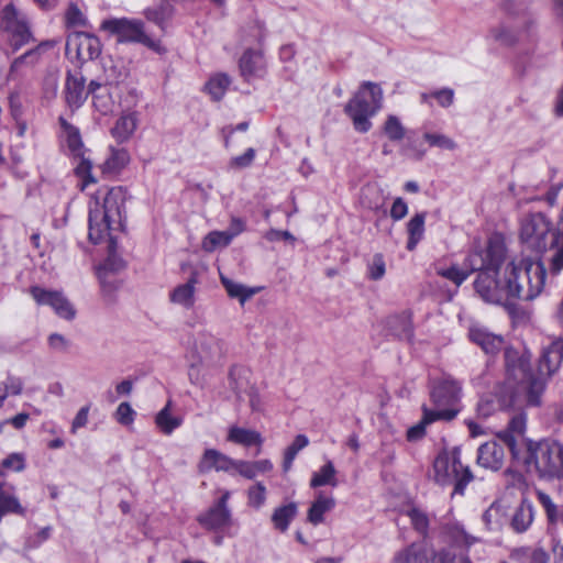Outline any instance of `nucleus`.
<instances>
[{
    "mask_svg": "<svg viewBox=\"0 0 563 563\" xmlns=\"http://www.w3.org/2000/svg\"><path fill=\"white\" fill-rule=\"evenodd\" d=\"M130 162V155L125 148H111L110 156L104 161L102 169L104 173H119Z\"/></svg>",
    "mask_w": 563,
    "mask_h": 563,
    "instance_id": "40",
    "label": "nucleus"
},
{
    "mask_svg": "<svg viewBox=\"0 0 563 563\" xmlns=\"http://www.w3.org/2000/svg\"><path fill=\"white\" fill-rule=\"evenodd\" d=\"M489 37L501 44L510 45L517 40V32L505 25H499L489 30Z\"/></svg>",
    "mask_w": 563,
    "mask_h": 563,
    "instance_id": "52",
    "label": "nucleus"
},
{
    "mask_svg": "<svg viewBox=\"0 0 563 563\" xmlns=\"http://www.w3.org/2000/svg\"><path fill=\"white\" fill-rule=\"evenodd\" d=\"M66 21L71 26L86 25V18L76 4H70L66 12Z\"/></svg>",
    "mask_w": 563,
    "mask_h": 563,
    "instance_id": "59",
    "label": "nucleus"
},
{
    "mask_svg": "<svg viewBox=\"0 0 563 563\" xmlns=\"http://www.w3.org/2000/svg\"><path fill=\"white\" fill-rule=\"evenodd\" d=\"M440 536L444 541L455 545L470 548L474 543L478 541V539L472 534H470L463 525L459 521H445L440 526Z\"/></svg>",
    "mask_w": 563,
    "mask_h": 563,
    "instance_id": "21",
    "label": "nucleus"
},
{
    "mask_svg": "<svg viewBox=\"0 0 563 563\" xmlns=\"http://www.w3.org/2000/svg\"><path fill=\"white\" fill-rule=\"evenodd\" d=\"M79 159L77 166L75 167L76 175L82 180V188L86 187L89 184L96 183V179L92 177L91 168L92 164L91 162L85 157V154H82V157H77Z\"/></svg>",
    "mask_w": 563,
    "mask_h": 563,
    "instance_id": "51",
    "label": "nucleus"
},
{
    "mask_svg": "<svg viewBox=\"0 0 563 563\" xmlns=\"http://www.w3.org/2000/svg\"><path fill=\"white\" fill-rule=\"evenodd\" d=\"M49 46L48 42H42L34 48H31L21 56L14 58L10 65L8 78L14 79L21 71L22 67H34L40 62L44 48Z\"/></svg>",
    "mask_w": 563,
    "mask_h": 563,
    "instance_id": "28",
    "label": "nucleus"
},
{
    "mask_svg": "<svg viewBox=\"0 0 563 563\" xmlns=\"http://www.w3.org/2000/svg\"><path fill=\"white\" fill-rule=\"evenodd\" d=\"M169 406L170 402L168 401L155 417L156 426L165 434H170L183 422L180 418L172 416Z\"/></svg>",
    "mask_w": 563,
    "mask_h": 563,
    "instance_id": "42",
    "label": "nucleus"
},
{
    "mask_svg": "<svg viewBox=\"0 0 563 563\" xmlns=\"http://www.w3.org/2000/svg\"><path fill=\"white\" fill-rule=\"evenodd\" d=\"M385 272L386 265L384 256L380 253H377L367 265L368 277L373 280H379L384 277Z\"/></svg>",
    "mask_w": 563,
    "mask_h": 563,
    "instance_id": "54",
    "label": "nucleus"
},
{
    "mask_svg": "<svg viewBox=\"0 0 563 563\" xmlns=\"http://www.w3.org/2000/svg\"><path fill=\"white\" fill-rule=\"evenodd\" d=\"M551 220L541 212L525 216L520 222V241L529 250L544 252L556 236Z\"/></svg>",
    "mask_w": 563,
    "mask_h": 563,
    "instance_id": "8",
    "label": "nucleus"
},
{
    "mask_svg": "<svg viewBox=\"0 0 563 563\" xmlns=\"http://www.w3.org/2000/svg\"><path fill=\"white\" fill-rule=\"evenodd\" d=\"M1 474L5 472H22L25 468V457L22 453H11L1 462Z\"/></svg>",
    "mask_w": 563,
    "mask_h": 563,
    "instance_id": "50",
    "label": "nucleus"
},
{
    "mask_svg": "<svg viewBox=\"0 0 563 563\" xmlns=\"http://www.w3.org/2000/svg\"><path fill=\"white\" fill-rule=\"evenodd\" d=\"M274 465L271 460L263 459L258 461L238 460L236 473L247 479H254L260 474L271 472Z\"/></svg>",
    "mask_w": 563,
    "mask_h": 563,
    "instance_id": "32",
    "label": "nucleus"
},
{
    "mask_svg": "<svg viewBox=\"0 0 563 563\" xmlns=\"http://www.w3.org/2000/svg\"><path fill=\"white\" fill-rule=\"evenodd\" d=\"M399 323L401 325V330L396 334L400 338L409 339L412 335L411 323L408 316H397L390 319V324Z\"/></svg>",
    "mask_w": 563,
    "mask_h": 563,
    "instance_id": "61",
    "label": "nucleus"
},
{
    "mask_svg": "<svg viewBox=\"0 0 563 563\" xmlns=\"http://www.w3.org/2000/svg\"><path fill=\"white\" fill-rule=\"evenodd\" d=\"M335 506V500L331 496H325L323 493H318L314 501L308 510V521L317 526L323 522L324 514L331 511Z\"/></svg>",
    "mask_w": 563,
    "mask_h": 563,
    "instance_id": "31",
    "label": "nucleus"
},
{
    "mask_svg": "<svg viewBox=\"0 0 563 563\" xmlns=\"http://www.w3.org/2000/svg\"><path fill=\"white\" fill-rule=\"evenodd\" d=\"M426 212L415 214L407 223V250L413 251L424 234Z\"/></svg>",
    "mask_w": 563,
    "mask_h": 563,
    "instance_id": "35",
    "label": "nucleus"
},
{
    "mask_svg": "<svg viewBox=\"0 0 563 563\" xmlns=\"http://www.w3.org/2000/svg\"><path fill=\"white\" fill-rule=\"evenodd\" d=\"M505 461L504 445L496 441L482 444L477 451V464L486 470L497 472Z\"/></svg>",
    "mask_w": 563,
    "mask_h": 563,
    "instance_id": "20",
    "label": "nucleus"
},
{
    "mask_svg": "<svg viewBox=\"0 0 563 563\" xmlns=\"http://www.w3.org/2000/svg\"><path fill=\"white\" fill-rule=\"evenodd\" d=\"M125 191L122 187L101 188L89 202V240L100 243L109 236V255L98 268V277L102 286L107 283L109 274L117 273L124 267V262L114 252V240L111 231H119L123 228V214L125 203Z\"/></svg>",
    "mask_w": 563,
    "mask_h": 563,
    "instance_id": "2",
    "label": "nucleus"
},
{
    "mask_svg": "<svg viewBox=\"0 0 563 563\" xmlns=\"http://www.w3.org/2000/svg\"><path fill=\"white\" fill-rule=\"evenodd\" d=\"M30 292L37 305L49 306L58 317L66 320H73L75 318L76 310L60 291L33 286Z\"/></svg>",
    "mask_w": 563,
    "mask_h": 563,
    "instance_id": "12",
    "label": "nucleus"
},
{
    "mask_svg": "<svg viewBox=\"0 0 563 563\" xmlns=\"http://www.w3.org/2000/svg\"><path fill=\"white\" fill-rule=\"evenodd\" d=\"M536 516L533 504L523 498L520 504L514 509L510 516V527L517 533L526 532L532 525Z\"/></svg>",
    "mask_w": 563,
    "mask_h": 563,
    "instance_id": "26",
    "label": "nucleus"
},
{
    "mask_svg": "<svg viewBox=\"0 0 563 563\" xmlns=\"http://www.w3.org/2000/svg\"><path fill=\"white\" fill-rule=\"evenodd\" d=\"M59 124L63 130L67 148L74 157H82L86 148L84 146L79 130L66 121L63 117L59 118Z\"/></svg>",
    "mask_w": 563,
    "mask_h": 563,
    "instance_id": "30",
    "label": "nucleus"
},
{
    "mask_svg": "<svg viewBox=\"0 0 563 563\" xmlns=\"http://www.w3.org/2000/svg\"><path fill=\"white\" fill-rule=\"evenodd\" d=\"M537 498L543 508L547 520L550 525H556L560 520V508L553 501L551 496L542 490H537Z\"/></svg>",
    "mask_w": 563,
    "mask_h": 563,
    "instance_id": "44",
    "label": "nucleus"
},
{
    "mask_svg": "<svg viewBox=\"0 0 563 563\" xmlns=\"http://www.w3.org/2000/svg\"><path fill=\"white\" fill-rule=\"evenodd\" d=\"M174 5L173 3L162 1L156 7L146 8L144 10L145 18L155 23L163 32L166 30V23L174 15Z\"/></svg>",
    "mask_w": 563,
    "mask_h": 563,
    "instance_id": "33",
    "label": "nucleus"
},
{
    "mask_svg": "<svg viewBox=\"0 0 563 563\" xmlns=\"http://www.w3.org/2000/svg\"><path fill=\"white\" fill-rule=\"evenodd\" d=\"M433 478L441 486L454 483L453 494L463 495L466 485L473 481V474L461 463L457 450L451 454L443 451L433 462Z\"/></svg>",
    "mask_w": 563,
    "mask_h": 563,
    "instance_id": "7",
    "label": "nucleus"
},
{
    "mask_svg": "<svg viewBox=\"0 0 563 563\" xmlns=\"http://www.w3.org/2000/svg\"><path fill=\"white\" fill-rule=\"evenodd\" d=\"M504 272L509 303L515 299L531 301L544 289L547 269L540 261L512 260L505 265Z\"/></svg>",
    "mask_w": 563,
    "mask_h": 563,
    "instance_id": "4",
    "label": "nucleus"
},
{
    "mask_svg": "<svg viewBox=\"0 0 563 563\" xmlns=\"http://www.w3.org/2000/svg\"><path fill=\"white\" fill-rule=\"evenodd\" d=\"M297 514L298 507L296 503H289L277 507L272 515V522L275 529L285 532Z\"/></svg>",
    "mask_w": 563,
    "mask_h": 563,
    "instance_id": "36",
    "label": "nucleus"
},
{
    "mask_svg": "<svg viewBox=\"0 0 563 563\" xmlns=\"http://www.w3.org/2000/svg\"><path fill=\"white\" fill-rule=\"evenodd\" d=\"M523 463L545 481L563 479V444L553 439L529 441Z\"/></svg>",
    "mask_w": 563,
    "mask_h": 563,
    "instance_id": "5",
    "label": "nucleus"
},
{
    "mask_svg": "<svg viewBox=\"0 0 563 563\" xmlns=\"http://www.w3.org/2000/svg\"><path fill=\"white\" fill-rule=\"evenodd\" d=\"M137 126V118L135 113H128L121 115L114 126L111 129L112 136L119 141L124 142L131 137Z\"/></svg>",
    "mask_w": 563,
    "mask_h": 563,
    "instance_id": "34",
    "label": "nucleus"
},
{
    "mask_svg": "<svg viewBox=\"0 0 563 563\" xmlns=\"http://www.w3.org/2000/svg\"><path fill=\"white\" fill-rule=\"evenodd\" d=\"M393 563H456V555L450 549L437 552L422 541L397 551Z\"/></svg>",
    "mask_w": 563,
    "mask_h": 563,
    "instance_id": "11",
    "label": "nucleus"
},
{
    "mask_svg": "<svg viewBox=\"0 0 563 563\" xmlns=\"http://www.w3.org/2000/svg\"><path fill=\"white\" fill-rule=\"evenodd\" d=\"M382 104V88L377 84L365 81L345 104L344 112L352 120L357 132L366 133L372 128L369 119L379 111Z\"/></svg>",
    "mask_w": 563,
    "mask_h": 563,
    "instance_id": "6",
    "label": "nucleus"
},
{
    "mask_svg": "<svg viewBox=\"0 0 563 563\" xmlns=\"http://www.w3.org/2000/svg\"><path fill=\"white\" fill-rule=\"evenodd\" d=\"M88 88L86 89V79L81 73H67L65 80V101L67 106L75 111L79 109L86 101L88 95Z\"/></svg>",
    "mask_w": 563,
    "mask_h": 563,
    "instance_id": "17",
    "label": "nucleus"
},
{
    "mask_svg": "<svg viewBox=\"0 0 563 563\" xmlns=\"http://www.w3.org/2000/svg\"><path fill=\"white\" fill-rule=\"evenodd\" d=\"M197 278L191 276L186 283L176 286L169 294V300L186 309H190L195 305Z\"/></svg>",
    "mask_w": 563,
    "mask_h": 563,
    "instance_id": "29",
    "label": "nucleus"
},
{
    "mask_svg": "<svg viewBox=\"0 0 563 563\" xmlns=\"http://www.w3.org/2000/svg\"><path fill=\"white\" fill-rule=\"evenodd\" d=\"M68 48H75L78 59L81 62L92 60L101 53V43L95 35L77 33L67 42Z\"/></svg>",
    "mask_w": 563,
    "mask_h": 563,
    "instance_id": "19",
    "label": "nucleus"
},
{
    "mask_svg": "<svg viewBox=\"0 0 563 563\" xmlns=\"http://www.w3.org/2000/svg\"><path fill=\"white\" fill-rule=\"evenodd\" d=\"M362 202L368 209H378L382 206L378 190L375 187H366L362 194Z\"/></svg>",
    "mask_w": 563,
    "mask_h": 563,
    "instance_id": "58",
    "label": "nucleus"
},
{
    "mask_svg": "<svg viewBox=\"0 0 563 563\" xmlns=\"http://www.w3.org/2000/svg\"><path fill=\"white\" fill-rule=\"evenodd\" d=\"M408 517L413 529L422 536L424 541L429 537L430 521L428 515L418 508H412L408 511Z\"/></svg>",
    "mask_w": 563,
    "mask_h": 563,
    "instance_id": "46",
    "label": "nucleus"
},
{
    "mask_svg": "<svg viewBox=\"0 0 563 563\" xmlns=\"http://www.w3.org/2000/svg\"><path fill=\"white\" fill-rule=\"evenodd\" d=\"M457 412V409L431 410L424 407L422 420L418 424L408 429L407 439L409 441H417L421 439L424 435L427 424L437 420L450 421L455 418Z\"/></svg>",
    "mask_w": 563,
    "mask_h": 563,
    "instance_id": "22",
    "label": "nucleus"
},
{
    "mask_svg": "<svg viewBox=\"0 0 563 563\" xmlns=\"http://www.w3.org/2000/svg\"><path fill=\"white\" fill-rule=\"evenodd\" d=\"M101 27L118 36L119 42L141 43L156 53H164L161 42L152 38L145 32L144 22L135 19H109L101 23Z\"/></svg>",
    "mask_w": 563,
    "mask_h": 563,
    "instance_id": "9",
    "label": "nucleus"
},
{
    "mask_svg": "<svg viewBox=\"0 0 563 563\" xmlns=\"http://www.w3.org/2000/svg\"><path fill=\"white\" fill-rule=\"evenodd\" d=\"M194 350L201 362L214 361L223 354V343L207 330H201L194 338Z\"/></svg>",
    "mask_w": 563,
    "mask_h": 563,
    "instance_id": "16",
    "label": "nucleus"
},
{
    "mask_svg": "<svg viewBox=\"0 0 563 563\" xmlns=\"http://www.w3.org/2000/svg\"><path fill=\"white\" fill-rule=\"evenodd\" d=\"M423 139L430 146L439 147L441 150L454 151L457 147L456 142L441 133L426 132Z\"/></svg>",
    "mask_w": 563,
    "mask_h": 563,
    "instance_id": "49",
    "label": "nucleus"
},
{
    "mask_svg": "<svg viewBox=\"0 0 563 563\" xmlns=\"http://www.w3.org/2000/svg\"><path fill=\"white\" fill-rule=\"evenodd\" d=\"M553 250L551 257V267L555 272L563 269V238L556 235L549 244Z\"/></svg>",
    "mask_w": 563,
    "mask_h": 563,
    "instance_id": "53",
    "label": "nucleus"
},
{
    "mask_svg": "<svg viewBox=\"0 0 563 563\" xmlns=\"http://www.w3.org/2000/svg\"><path fill=\"white\" fill-rule=\"evenodd\" d=\"M408 213V206L400 197L396 198L390 209V217L395 221L404 219Z\"/></svg>",
    "mask_w": 563,
    "mask_h": 563,
    "instance_id": "62",
    "label": "nucleus"
},
{
    "mask_svg": "<svg viewBox=\"0 0 563 563\" xmlns=\"http://www.w3.org/2000/svg\"><path fill=\"white\" fill-rule=\"evenodd\" d=\"M255 156L256 151L250 147L242 155L232 157L229 162V167L232 169L247 168L253 164Z\"/></svg>",
    "mask_w": 563,
    "mask_h": 563,
    "instance_id": "55",
    "label": "nucleus"
},
{
    "mask_svg": "<svg viewBox=\"0 0 563 563\" xmlns=\"http://www.w3.org/2000/svg\"><path fill=\"white\" fill-rule=\"evenodd\" d=\"M501 8L510 16L521 18L523 24L530 21L528 4L523 0H501Z\"/></svg>",
    "mask_w": 563,
    "mask_h": 563,
    "instance_id": "45",
    "label": "nucleus"
},
{
    "mask_svg": "<svg viewBox=\"0 0 563 563\" xmlns=\"http://www.w3.org/2000/svg\"><path fill=\"white\" fill-rule=\"evenodd\" d=\"M88 92L92 96V104L97 111L101 114H108L112 111L114 101L108 85L91 80L88 85Z\"/></svg>",
    "mask_w": 563,
    "mask_h": 563,
    "instance_id": "27",
    "label": "nucleus"
},
{
    "mask_svg": "<svg viewBox=\"0 0 563 563\" xmlns=\"http://www.w3.org/2000/svg\"><path fill=\"white\" fill-rule=\"evenodd\" d=\"M470 340L487 354H496L504 345V339L489 332L487 329L473 325L468 330Z\"/></svg>",
    "mask_w": 563,
    "mask_h": 563,
    "instance_id": "24",
    "label": "nucleus"
},
{
    "mask_svg": "<svg viewBox=\"0 0 563 563\" xmlns=\"http://www.w3.org/2000/svg\"><path fill=\"white\" fill-rule=\"evenodd\" d=\"M527 418L520 412L511 418L508 430L499 434L500 441L509 449L514 460H519V451L517 449V437H521L526 430Z\"/></svg>",
    "mask_w": 563,
    "mask_h": 563,
    "instance_id": "25",
    "label": "nucleus"
},
{
    "mask_svg": "<svg viewBox=\"0 0 563 563\" xmlns=\"http://www.w3.org/2000/svg\"><path fill=\"white\" fill-rule=\"evenodd\" d=\"M230 85L231 78L227 74L219 73L210 77L205 85V90L212 100L219 101L223 98Z\"/></svg>",
    "mask_w": 563,
    "mask_h": 563,
    "instance_id": "38",
    "label": "nucleus"
},
{
    "mask_svg": "<svg viewBox=\"0 0 563 563\" xmlns=\"http://www.w3.org/2000/svg\"><path fill=\"white\" fill-rule=\"evenodd\" d=\"M90 406H84L79 409L76 417L73 420L71 423V432L76 433V431L80 428H84L88 422V415H89Z\"/></svg>",
    "mask_w": 563,
    "mask_h": 563,
    "instance_id": "64",
    "label": "nucleus"
},
{
    "mask_svg": "<svg viewBox=\"0 0 563 563\" xmlns=\"http://www.w3.org/2000/svg\"><path fill=\"white\" fill-rule=\"evenodd\" d=\"M227 441L244 448L256 446V454L261 453V449L264 443V439L258 431L239 427L236 424L229 427Z\"/></svg>",
    "mask_w": 563,
    "mask_h": 563,
    "instance_id": "23",
    "label": "nucleus"
},
{
    "mask_svg": "<svg viewBox=\"0 0 563 563\" xmlns=\"http://www.w3.org/2000/svg\"><path fill=\"white\" fill-rule=\"evenodd\" d=\"M0 31L8 35L13 52L34 41L25 14L13 3L4 5L0 11Z\"/></svg>",
    "mask_w": 563,
    "mask_h": 563,
    "instance_id": "10",
    "label": "nucleus"
},
{
    "mask_svg": "<svg viewBox=\"0 0 563 563\" xmlns=\"http://www.w3.org/2000/svg\"><path fill=\"white\" fill-rule=\"evenodd\" d=\"M432 98H434L439 106L443 108H449L453 104L454 101V90L451 88H442L432 92Z\"/></svg>",
    "mask_w": 563,
    "mask_h": 563,
    "instance_id": "60",
    "label": "nucleus"
},
{
    "mask_svg": "<svg viewBox=\"0 0 563 563\" xmlns=\"http://www.w3.org/2000/svg\"><path fill=\"white\" fill-rule=\"evenodd\" d=\"M135 415L136 412L129 402H121L114 412V418L120 424L130 426L133 423Z\"/></svg>",
    "mask_w": 563,
    "mask_h": 563,
    "instance_id": "56",
    "label": "nucleus"
},
{
    "mask_svg": "<svg viewBox=\"0 0 563 563\" xmlns=\"http://www.w3.org/2000/svg\"><path fill=\"white\" fill-rule=\"evenodd\" d=\"M383 130L386 136L393 142L401 141L406 133L404 125L396 115L387 117Z\"/></svg>",
    "mask_w": 563,
    "mask_h": 563,
    "instance_id": "48",
    "label": "nucleus"
},
{
    "mask_svg": "<svg viewBox=\"0 0 563 563\" xmlns=\"http://www.w3.org/2000/svg\"><path fill=\"white\" fill-rule=\"evenodd\" d=\"M48 345L55 351L66 352L69 347V341L59 333H52L48 336Z\"/></svg>",
    "mask_w": 563,
    "mask_h": 563,
    "instance_id": "63",
    "label": "nucleus"
},
{
    "mask_svg": "<svg viewBox=\"0 0 563 563\" xmlns=\"http://www.w3.org/2000/svg\"><path fill=\"white\" fill-rule=\"evenodd\" d=\"M221 283L223 287L225 288L228 295L232 298L239 299L241 305H243L247 299H250L252 296L255 295V290L247 288L246 286L235 283L231 280L230 278L221 275L220 276Z\"/></svg>",
    "mask_w": 563,
    "mask_h": 563,
    "instance_id": "41",
    "label": "nucleus"
},
{
    "mask_svg": "<svg viewBox=\"0 0 563 563\" xmlns=\"http://www.w3.org/2000/svg\"><path fill=\"white\" fill-rule=\"evenodd\" d=\"M230 492L222 496L205 512L198 516V522L208 530H218L228 526L231 521V510L228 506Z\"/></svg>",
    "mask_w": 563,
    "mask_h": 563,
    "instance_id": "14",
    "label": "nucleus"
},
{
    "mask_svg": "<svg viewBox=\"0 0 563 563\" xmlns=\"http://www.w3.org/2000/svg\"><path fill=\"white\" fill-rule=\"evenodd\" d=\"M563 360V339L558 338L545 347L538 363L537 372H532L529 360L514 350L505 351L506 379L498 402L493 396L481 398L477 413L483 418L489 417L496 409L537 407L545 389L547 378L561 365Z\"/></svg>",
    "mask_w": 563,
    "mask_h": 563,
    "instance_id": "1",
    "label": "nucleus"
},
{
    "mask_svg": "<svg viewBox=\"0 0 563 563\" xmlns=\"http://www.w3.org/2000/svg\"><path fill=\"white\" fill-rule=\"evenodd\" d=\"M245 371L241 367L233 366L229 372V385L230 388L240 397V393L243 389L242 379L244 378Z\"/></svg>",
    "mask_w": 563,
    "mask_h": 563,
    "instance_id": "57",
    "label": "nucleus"
},
{
    "mask_svg": "<svg viewBox=\"0 0 563 563\" xmlns=\"http://www.w3.org/2000/svg\"><path fill=\"white\" fill-rule=\"evenodd\" d=\"M241 76L250 81L262 78L266 73V60L261 49H246L239 60Z\"/></svg>",
    "mask_w": 563,
    "mask_h": 563,
    "instance_id": "18",
    "label": "nucleus"
},
{
    "mask_svg": "<svg viewBox=\"0 0 563 563\" xmlns=\"http://www.w3.org/2000/svg\"><path fill=\"white\" fill-rule=\"evenodd\" d=\"M506 249L496 240H489L485 247L474 246L465 257L466 266L478 272L474 280L475 294L486 303L507 306L505 272L498 278L499 268L505 261Z\"/></svg>",
    "mask_w": 563,
    "mask_h": 563,
    "instance_id": "3",
    "label": "nucleus"
},
{
    "mask_svg": "<svg viewBox=\"0 0 563 563\" xmlns=\"http://www.w3.org/2000/svg\"><path fill=\"white\" fill-rule=\"evenodd\" d=\"M266 487L262 482H256L247 489V505L251 508L260 509L266 503Z\"/></svg>",
    "mask_w": 563,
    "mask_h": 563,
    "instance_id": "47",
    "label": "nucleus"
},
{
    "mask_svg": "<svg viewBox=\"0 0 563 563\" xmlns=\"http://www.w3.org/2000/svg\"><path fill=\"white\" fill-rule=\"evenodd\" d=\"M435 273L437 275L452 282L456 287H460L467 279V277L474 273V271H471L466 266L464 260L462 267H460L457 264H453L449 267L437 266Z\"/></svg>",
    "mask_w": 563,
    "mask_h": 563,
    "instance_id": "37",
    "label": "nucleus"
},
{
    "mask_svg": "<svg viewBox=\"0 0 563 563\" xmlns=\"http://www.w3.org/2000/svg\"><path fill=\"white\" fill-rule=\"evenodd\" d=\"M238 460H234L216 449H207L197 465L198 472L201 474L210 471L225 472L229 474L236 473Z\"/></svg>",
    "mask_w": 563,
    "mask_h": 563,
    "instance_id": "15",
    "label": "nucleus"
},
{
    "mask_svg": "<svg viewBox=\"0 0 563 563\" xmlns=\"http://www.w3.org/2000/svg\"><path fill=\"white\" fill-rule=\"evenodd\" d=\"M232 239L224 231H211L202 241V249L206 252H213L217 249H223L231 244Z\"/></svg>",
    "mask_w": 563,
    "mask_h": 563,
    "instance_id": "43",
    "label": "nucleus"
},
{
    "mask_svg": "<svg viewBox=\"0 0 563 563\" xmlns=\"http://www.w3.org/2000/svg\"><path fill=\"white\" fill-rule=\"evenodd\" d=\"M461 384L451 376H443L433 384L431 399L434 410L455 409V404L461 397Z\"/></svg>",
    "mask_w": 563,
    "mask_h": 563,
    "instance_id": "13",
    "label": "nucleus"
},
{
    "mask_svg": "<svg viewBox=\"0 0 563 563\" xmlns=\"http://www.w3.org/2000/svg\"><path fill=\"white\" fill-rule=\"evenodd\" d=\"M336 470L331 461L323 464L319 471L314 472L310 479V487L317 488L325 485L335 487L338 479L335 477Z\"/></svg>",
    "mask_w": 563,
    "mask_h": 563,
    "instance_id": "39",
    "label": "nucleus"
}]
</instances>
